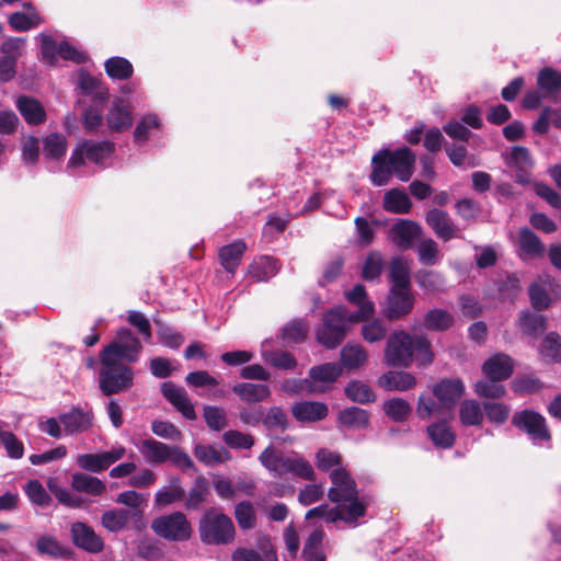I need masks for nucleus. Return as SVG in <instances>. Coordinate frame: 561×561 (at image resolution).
I'll return each mask as SVG.
<instances>
[{
	"label": "nucleus",
	"instance_id": "obj_41",
	"mask_svg": "<svg viewBox=\"0 0 561 561\" xmlns=\"http://www.w3.org/2000/svg\"><path fill=\"white\" fill-rule=\"evenodd\" d=\"M389 278L392 283L390 289L411 290L410 268L402 259L396 257L391 261Z\"/></svg>",
	"mask_w": 561,
	"mask_h": 561
},
{
	"label": "nucleus",
	"instance_id": "obj_51",
	"mask_svg": "<svg viewBox=\"0 0 561 561\" xmlns=\"http://www.w3.org/2000/svg\"><path fill=\"white\" fill-rule=\"evenodd\" d=\"M107 76L114 80H126L133 76V65L124 57H111L104 64Z\"/></svg>",
	"mask_w": 561,
	"mask_h": 561
},
{
	"label": "nucleus",
	"instance_id": "obj_12",
	"mask_svg": "<svg viewBox=\"0 0 561 561\" xmlns=\"http://www.w3.org/2000/svg\"><path fill=\"white\" fill-rule=\"evenodd\" d=\"M332 486L328 497L332 503H342L343 500L355 499L358 493L357 484L345 468H335L330 473Z\"/></svg>",
	"mask_w": 561,
	"mask_h": 561
},
{
	"label": "nucleus",
	"instance_id": "obj_40",
	"mask_svg": "<svg viewBox=\"0 0 561 561\" xmlns=\"http://www.w3.org/2000/svg\"><path fill=\"white\" fill-rule=\"evenodd\" d=\"M324 536L322 529H314L309 535L301 552L305 561H325V554L322 549Z\"/></svg>",
	"mask_w": 561,
	"mask_h": 561
},
{
	"label": "nucleus",
	"instance_id": "obj_20",
	"mask_svg": "<svg viewBox=\"0 0 561 561\" xmlns=\"http://www.w3.org/2000/svg\"><path fill=\"white\" fill-rule=\"evenodd\" d=\"M482 371L486 378L506 380L514 371V360L507 354L496 353L484 362Z\"/></svg>",
	"mask_w": 561,
	"mask_h": 561
},
{
	"label": "nucleus",
	"instance_id": "obj_37",
	"mask_svg": "<svg viewBox=\"0 0 561 561\" xmlns=\"http://www.w3.org/2000/svg\"><path fill=\"white\" fill-rule=\"evenodd\" d=\"M194 456L205 466L222 463L231 459L230 453L225 447L216 448L211 445H195Z\"/></svg>",
	"mask_w": 561,
	"mask_h": 561
},
{
	"label": "nucleus",
	"instance_id": "obj_21",
	"mask_svg": "<svg viewBox=\"0 0 561 561\" xmlns=\"http://www.w3.org/2000/svg\"><path fill=\"white\" fill-rule=\"evenodd\" d=\"M15 106L26 124L31 126L42 125L46 121V111L35 98L20 95L15 101Z\"/></svg>",
	"mask_w": 561,
	"mask_h": 561
},
{
	"label": "nucleus",
	"instance_id": "obj_13",
	"mask_svg": "<svg viewBox=\"0 0 561 561\" xmlns=\"http://www.w3.org/2000/svg\"><path fill=\"white\" fill-rule=\"evenodd\" d=\"M126 449L123 446L99 454H82L77 458L80 468L90 472H101L110 468L114 462L125 456Z\"/></svg>",
	"mask_w": 561,
	"mask_h": 561
},
{
	"label": "nucleus",
	"instance_id": "obj_45",
	"mask_svg": "<svg viewBox=\"0 0 561 561\" xmlns=\"http://www.w3.org/2000/svg\"><path fill=\"white\" fill-rule=\"evenodd\" d=\"M130 514L124 508L105 511L101 516L102 526L111 533H119L126 528Z\"/></svg>",
	"mask_w": 561,
	"mask_h": 561
},
{
	"label": "nucleus",
	"instance_id": "obj_8",
	"mask_svg": "<svg viewBox=\"0 0 561 561\" xmlns=\"http://www.w3.org/2000/svg\"><path fill=\"white\" fill-rule=\"evenodd\" d=\"M99 388L104 396H112L129 390L134 385V370L126 364L100 362Z\"/></svg>",
	"mask_w": 561,
	"mask_h": 561
},
{
	"label": "nucleus",
	"instance_id": "obj_16",
	"mask_svg": "<svg viewBox=\"0 0 561 561\" xmlns=\"http://www.w3.org/2000/svg\"><path fill=\"white\" fill-rule=\"evenodd\" d=\"M161 393L186 420L194 421L196 412L186 390L172 381L161 385Z\"/></svg>",
	"mask_w": 561,
	"mask_h": 561
},
{
	"label": "nucleus",
	"instance_id": "obj_26",
	"mask_svg": "<svg viewBox=\"0 0 561 561\" xmlns=\"http://www.w3.org/2000/svg\"><path fill=\"white\" fill-rule=\"evenodd\" d=\"M247 250V244L242 240L233 241L224 245L218 251L220 265L228 273L233 274L241 263V259Z\"/></svg>",
	"mask_w": 561,
	"mask_h": 561
},
{
	"label": "nucleus",
	"instance_id": "obj_60",
	"mask_svg": "<svg viewBox=\"0 0 561 561\" xmlns=\"http://www.w3.org/2000/svg\"><path fill=\"white\" fill-rule=\"evenodd\" d=\"M203 411L205 422L210 430L219 432L228 426L227 414L222 408L205 405Z\"/></svg>",
	"mask_w": 561,
	"mask_h": 561
},
{
	"label": "nucleus",
	"instance_id": "obj_54",
	"mask_svg": "<svg viewBox=\"0 0 561 561\" xmlns=\"http://www.w3.org/2000/svg\"><path fill=\"white\" fill-rule=\"evenodd\" d=\"M346 397L357 403L365 404L376 400L373 389L362 381H351L345 387Z\"/></svg>",
	"mask_w": 561,
	"mask_h": 561
},
{
	"label": "nucleus",
	"instance_id": "obj_47",
	"mask_svg": "<svg viewBox=\"0 0 561 561\" xmlns=\"http://www.w3.org/2000/svg\"><path fill=\"white\" fill-rule=\"evenodd\" d=\"M342 374V367L337 363H324L313 366L309 370V380L313 382L332 383Z\"/></svg>",
	"mask_w": 561,
	"mask_h": 561
},
{
	"label": "nucleus",
	"instance_id": "obj_17",
	"mask_svg": "<svg viewBox=\"0 0 561 561\" xmlns=\"http://www.w3.org/2000/svg\"><path fill=\"white\" fill-rule=\"evenodd\" d=\"M415 298L411 290L390 289L385 308L388 320H399L408 316L414 307Z\"/></svg>",
	"mask_w": 561,
	"mask_h": 561
},
{
	"label": "nucleus",
	"instance_id": "obj_42",
	"mask_svg": "<svg viewBox=\"0 0 561 561\" xmlns=\"http://www.w3.org/2000/svg\"><path fill=\"white\" fill-rule=\"evenodd\" d=\"M307 322L304 319H295L282 328L278 336L284 345H291L304 342L307 337Z\"/></svg>",
	"mask_w": 561,
	"mask_h": 561
},
{
	"label": "nucleus",
	"instance_id": "obj_46",
	"mask_svg": "<svg viewBox=\"0 0 561 561\" xmlns=\"http://www.w3.org/2000/svg\"><path fill=\"white\" fill-rule=\"evenodd\" d=\"M367 360V352L360 344H345L341 350V362L347 369H357Z\"/></svg>",
	"mask_w": 561,
	"mask_h": 561
},
{
	"label": "nucleus",
	"instance_id": "obj_36",
	"mask_svg": "<svg viewBox=\"0 0 561 561\" xmlns=\"http://www.w3.org/2000/svg\"><path fill=\"white\" fill-rule=\"evenodd\" d=\"M185 497V491L178 477H172L169 485L161 488L154 495V504L158 507H165Z\"/></svg>",
	"mask_w": 561,
	"mask_h": 561
},
{
	"label": "nucleus",
	"instance_id": "obj_29",
	"mask_svg": "<svg viewBox=\"0 0 561 561\" xmlns=\"http://www.w3.org/2000/svg\"><path fill=\"white\" fill-rule=\"evenodd\" d=\"M107 127L113 133H122L133 125V113L123 102H115L106 114Z\"/></svg>",
	"mask_w": 561,
	"mask_h": 561
},
{
	"label": "nucleus",
	"instance_id": "obj_39",
	"mask_svg": "<svg viewBox=\"0 0 561 561\" xmlns=\"http://www.w3.org/2000/svg\"><path fill=\"white\" fill-rule=\"evenodd\" d=\"M370 414L358 407H350L340 411L337 421L347 428H366L369 425Z\"/></svg>",
	"mask_w": 561,
	"mask_h": 561
},
{
	"label": "nucleus",
	"instance_id": "obj_52",
	"mask_svg": "<svg viewBox=\"0 0 561 561\" xmlns=\"http://www.w3.org/2000/svg\"><path fill=\"white\" fill-rule=\"evenodd\" d=\"M67 151L66 137L59 133H53L44 139L43 154L46 159L59 160Z\"/></svg>",
	"mask_w": 561,
	"mask_h": 561
},
{
	"label": "nucleus",
	"instance_id": "obj_15",
	"mask_svg": "<svg viewBox=\"0 0 561 561\" xmlns=\"http://www.w3.org/2000/svg\"><path fill=\"white\" fill-rule=\"evenodd\" d=\"M259 551L248 548H237L231 553V561H278L277 552L268 535L260 536L256 540Z\"/></svg>",
	"mask_w": 561,
	"mask_h": 561
},
{
	"label": "nucleus",
	"instance_id": "obj_18",
	"mask_svg": "<svg viewBox=\"0 0 561 561\" xmlns=\"http://www.w3.org/2000/svg\"><path fill=\"white\" fill-rule=\"evenodd\" d=\"M92 410H83L79 407H72L69 412L59 416L67 435L84 433L93 425Z\"/></svg>",
	"mask_w": 561,
	"mask_h": 561
},
{
	"label": "nucleus",
	"instance_id": "obj_6",
	"mask_svg": "<svg viewBox=\"0 0 561 561\" xmlns=\"http://www.w3.org/2000/svg\"><path fill=\"white\" fill-rule=\"evenodd\" d=\"M351 323L354 322L346 307L337 306L328 310L317 331V341L327 348H335L344 340Z\"/></svg>",
	"mask_w": 561,
	"mask_h": 561
},
{
	"label": "nucleus",
	"instance_id": "obj_59",
	"mask_svg": "<svg viewBox=\"0 0 561 561\" xmlns=\"http://www.w3.org/2000/svg\"><path fill=\"white\" fill-rule=\"evenodd\" d=\"M501 381L500 379L492 378L480 380L474 385V391L481 398H502L506 393V390L505 387L500 383Z\"/></svg>",
	"mask_w": 561,
	"mask_h": 561
},
{
	"label": "nucleus",
	"instance_id": "obj_62",
	"mask_svg": "<svg viewBox=\"0 0 561 561\" xmlns=\"http://www.w3.org/2000/svg\"><path fill=\"white\" fill-rule=\"evenodd\" d=\"M387 327L378 319L370 320L362 325V336L368 343L382 341L387 336Z\"/></svg>",
	"mask_w": 561,
	"mask_h": 561
},
{
	"label": "nucleus",
	"instance_id": "obj_23",
	"mask_svg": "<svg viewBox=\"0 0 561 561\" xmlns=\"http://www.w3.org/2000/svg\"><path fill=\"white\" fill-rule=\"evenodd\" d=\"M346 299L358 307V310L351 312L353 322H360L375 312V305L367 299L365 286L362 284L355 285L350 291L346 293Z\"/></svg>",
	"mask_w": 561,
	"mask_h": 561
},
{
	"label": "nucleus",
	"instance_id": "obj_5",
	"mask_svg": "<svg viewBox=\"0 0 561 561\" xmlns=\"http://www.w3.org/2000/svg\"><path fill=\"white\" fill-rule=\"evenodd\" d=\"M261 463L275 476L293 474L297 478L314 481V470L302 457H288L273 447H266L259 457Z\"/></svg>",
	"mask_w": 561,
	"mask_h": 561
},
{
	"label": "nucleus",
	"instance_id": "obj_61",
	"mask_svg": "<svg viewBox=\"0 0 561 561\" xmlns=\"http://www.w3.org/2000/svg\"><path fill=\"white\" fill-rule=\"evenodd\" d=\"M506 164L518 170H526L534 165V161L527 148L515 146L506 158Z\"/></svg>",
	"mask_w": 561,
	"mask_h": 561
},
{
	"label": "nucleus",
	"instance_id": "obj_35",
	"mask_svg": "<svg viewBox=\"0 0 561 561\" xmlns=\"http://www.w3.org/2000/svg\"><path fill=\"white\" fill-rule=\"evenodd\" d=\"M71 488L77 492L92 496H100L106 491V485L102 480L82 472L72 474Z\"/></svg>",
	"mask_w": 561,
	"mask_h": 561
},
{
	"label": "nucleus",
	"instance_id": "obj_9",
	"mask_svg": "<svg viewBox=\"0 0 561 561\" xmlns=\"http://www.w3.org/2000/svg\"><path fill=\"white\" fill-rule=\"evenodd\" d=\"M116 145L112 140H83L72 151L68 161V168H79L88 160L101 168L107 167V161L113 158Z\"/></svg>",
	"mask_w": 561,
	"mask_h": 561
},
{
	"label": "nucleus",
	"instance_id": "obj_43",
	"mask_svg": "<svg viewBox=\"0 0 561 561\" xmlns=\"http://www.w3.org/2000/svg\"><path fill=\"white\" fill-rule=\"evenodd\" d=\"M459 417L466 426H480L484 419L483 407L477 400H465L459 405Z\"/></svg>",
	"mask_w": 561,
	"mask_h": 561
},
{
	"label": "nucleus",
	"instance_id": "obj_55",
	"mask_svg": "<svg viewBox=\"0 0 561 561\" xmlns=\"http://www.w3.org/2000/svg\"><path fill=\"white\" fill-rule=\"evenodd\" d=\"M343 502H347V505H339L341 508V518L347 524H355L359 517L365 516L367 511V504L358 499V494L355 499L343 500Z\"/></svg>",
	"mask_w": 561,
	"mask_h": 561
},
{
	"label": "nucleus",
	"instance_id": "obj_11",
	"mask_svg": "<svg viewBox=\"0 0 561 561\" xmlns=\"http://www.w3.org/2000/svg\"><path fill=\"white\" fill-rule=\"evenodd\" d=\"M512 424L525 432L534 444L543 445L550 442L551 433L546 419L533 410L516 412L512 417Z\"/></svg>",
	"mask_w": 561,
	"mask_h": 561
},
{
	"label": "nucleus",
	"instance_id": "obj_32",
	"mask_svg": "<svg viewBox=\"0 0 561 561\" xmlns=\"http://www.w3.org/2000/svg\"><path fill=\"white\" fill-rule=\"evenodd\" d=\"M99 357L100 362H126L128 364L136 363L139 359V356L136 352H133V348L124 346L116 339L102 348Z\"/></svg>",
	"mask_w": 561,
	"mask_h": 561
},
{
	"label": "nucleus",
	"instance_id": "obj_63",
	"mask_svg": "<svg viewBox=\"0 0 561 561\" xmlns=\"http://www.w3.org/2000/svg\"><path fill=\"white\" fill-rule=\"evenodd\" d=\"M25 493L38 506H48L51 502L50 495L38 480H30L25 485Z\"/></svg>",
	"mask_w": 561,
	"mask_h": 561
},
{
	"label": "nucleus",
	"instance_id": "obj_58",
	"mask_svg": "<svg viewBox=\"0 0 561 561\" xmlns=\"http://www.w3.org/2000/svg\"><path fill=\"white\" fill-rule=\"evenodd\" d=\"M540 355L552 362L561 360V339L560 335L556 332L548 333L541 345H540Z\"/></svg>",
	"mask_w": 561,
	"mask_h": 561
},
{
	"label": "nucleus",
	"instance_id": "obj_28",
	"mask_svg": "<svg viewBox=\"0 0 561 561\" xmlns=\"http://www.w3.org/2000/svg\"><path fill=\"white\" fill-rule=\"evenodd\" d=\"M378 385L387 391H407L416 385V379L410 373L390 370L379 377Z\"/></svg>",
	"mask_w": 561,
	"mask_h": 561
},
{
	"label": "nucleus",
	"instance_id": "obj_48",
	"mask_svg": "<svg viewBox=\"0 0 561 561\" xmlns=\"http://www.w3.org/2000/svg\"><path fill=\"white\" fill-rule=\"evenodd\" d=\"M518 324L523 333L529 336H538L546 330V318L526 310L520 313Z\"/></svg>",
	"mask_w": 561,
	"mask_h": 561
},
{
	"label": "nucleus",
	"instance_id": "obj_57",
	"mask_svg": "<svg viewBox=\"0 0 561 561\" xmlns=\"http://www.w3.org/2000/svg\"><path fill=\"white\" fill-rule=\"evenodd\" d=\"M265 360L277 369L294 370L298 363L296 357L287 351L276 350L264 355Z\"/></svg>",
	"mask_w": 561,
	"mask_h": 561
},
{
	"label": "nucleus",
	"instance_id": "obj_30",
	"mask_svg": "<svg viewBox=\"0 0 561 561\" xmlns=\"http://www.w3.org/2000/svg\"><path fill=\"white\" fill-rule=\"evenodd\" d=\"M518 249L522 259H534L541 256L545 245L538 236L528 228H522L518 232Z\"/></svg>",
	"mask_w": 561,
	"mask_h": 561
},
{
	"label": "nucleus",
	"instance_id": "obj_31",
	"mask_svg": "<svg viewBox=\"0 0 561 561\" xmlns=\"http://www.w3.org/2000/svg\"><path fill=\"white\" fill-rule=\"evenodd\" d=\"M425 220L438 238L443 240L454 238V227L446 211L438 208L430 209L426 213Z\"/></svg>",
	"mask_w": 561,
	"mask_h": 561
},
{
	"label": "nucleus",
	"instance_id": "obj_3",
	"mask_svg": "<svg viewBox=\"0 0 561 561\" xmlns=\"http://www.w3.org/2000/svg\"><path fill=\"white\" fill-rule=\"evenodd\" d=\"M416 156L407 146L394 150L381 148L371 158L369 181L374 186H386L392 176L409 182L415 170Z\"/></svg>",
	"mask_w": 561,
	"mask_h": 561
},
{
	"label": "nucleus",
	"instance_id": "obj_14",
	"mask_svg": "<svg viewBox=\"0 0 561 561\" xmlns=\"http://www.w3.org/2000/svg\"><path fill=\"white\" fill-rule=\"evenodd\" d=\"M70 534L73 545L89 553H100L104 549V540L85 523H73Z\"/></svg>",
	"mask_w": 561,
	"mask_h": 561
},
{
	"label": "nucleus",
	"instance_id": "obj_10",
	"mask_svg": "<svg viewBox=\"0 0 561 561\" xmlns=\"http://www.w3.org/2000/svg\"><path fill=\"white\" fill-rule=\"evenodd\" d=\"M151 529L158 537L171 542L187 541L193 534L192 525L183 512L156 517L151 523Z\"/></svg>",
	"mask_w": 561,
	"mask_h": 561
},
{
	"label": "nucleus",
	"instance_id": "obj_50",
	"mask_svg": "<svg viewBox=\"0 0 561 561\" xmlns=\"http://www.w3.org/2000/svg\"><path fill=\"white\" fill-rule=\"evenodd\" d=\"M382 410L393 422H404L412 412L410 403L401 398L386 400Z\"/></svg>",
	"mask_w": 561,
	"mask_h": 561
},
{
	"label": "nucleus",
	"instance_id": "obj_4",
	"mask_svg": "<svg viewBox=\"0 0 561 561\" xmlns=\"http://www.w3.org/2000/svg\"><path fill=\"white\" fill-rule=\"evenodd\" d=\"M198 535L204 545L228 546L234 541L236 527L227 514L209 508L199 518Z\"/></svg>",
	"mask_w": 561,
	"mask_h": 561
},
{
	"label": "nucleus",
	"instance_id": "obj_19",
	"mask_svg": "<svg viewBox=\"0 0 561 561\" xmlns=\"http://www.w3.org/2000/svg\"><path fill=\"white\" fill-rule=\"evenodd\" d=\"M421 234V226L409 219H400L390 229L392 242L401 250L411 249L415 239L420 238Z\"/></svg>",
	"mask_w": 561,
	"mask_h": 561
},
{
	"label": "nucleus",
	"instance_id": "obj_34",
	"mask_svg": "<svg viewBox=\"0 0 561 561\" xmlns=\"http://www.w3.org/2000/svg\"><path fill=\"white\" fill-rule=\"evenodd\" d=\"M382 208L391 214H408L412 208V202L404 190L396 187L385 193Z\"/></svg>",
	"mask_w": 561,
	"mask_h": 561
},
{
	"label": "nucleus",
	"instance_id": "obj_7",
	"mask_svg": "<svg viewBox=\"0 0 561 561\" xmlns=\"http://www.w3.org/2000/svg\"><path fill=\"white\" fill-rule=\"evenodd\" d=\"M139 451L151 465H161L170 461L184 472L196 469L188 454L178 446H169L162 442L149 438L141 442Z\"/></svg>",
	"mask_w": 561,
	"mask_h": 561
},
{
	"label": "nucleus",
	"instance_id": "obj_2",
	"mask_svg": "<svg viewBox=\"0 0 561 561\" xmlns=\"http://www.w3.org/2000/svg\"><path fill=\"white\" fill-rule=\"evenodd\" d=\"M385 360L392 367L409 368L413 363L425 367L433 363L434 352L425 335L393 331L386 343Z\"/></svg>",
	"mask_w": 561,
	"mask_h": 561
},
{
	"label": "nucleus",
	"instance_id": "obj_27",
	"mask_svg": "<svg viewBox=\"0 0 561 561\" xmlns=\"http://www.w3.org/2000/svg\"><path fill=\"white\" fill-rule=\"evenodd\" d=\"M23 9L9 16L8 22L15 32H27L42 23V18L32 3H23Z\"/></svg>",
	"mask_w": 561,
	"mask_h": 561
},
{
	"label": "nucleus",
	"instance_id": "obj_24",
	"mask_svg": "<svg viewBox=\"0 0 561 561\" xmlns=\"http://www.w3.org/2000/svg\"><path fill=\"white\" fill-rule=\"evenodd\" d=\"M280 268L279 261L270 255L255 257L248 266V275L255 282H267L274 277Z\"/></svg>",
	"mask_w": 561,
	"mask_h": 561
},
{
	"label": "nucleus",
	"instance_id": "obj_25",
	"mask_svg": "<svg viewBox=\"0 0 561 561\" xmlns=\"http://www.w3.org/2000/svg\"><path fill=\"white\" fill-rule=\"evenodd\" d=\"M454 324V317L450 312L440 308L430 309L423 317L420 325H413L414 330L425 329L427 331L443 332L451 328Z\"/></svg>",
	"mask_w": 561,
	"mask_h": 561
},
{
	"label": "nucleus",
	"instance_id": "obj_38",
	"mask_svg": "<svg viewBox=\"0 0 561 561\" xmlns=\"http://www.w3.org/2000/svg\"><path fill=\"white\" fill-rule=\"evenodd\" d=\"M36 550L39 554L49 556L54 559L68 560L72 557V551L69 548L64 547L56 538L48 535L38 537Z\"/></svg>",
	"mask_w": 561,
	"mask_h": 561
},
{
	"label": "nucleus",
	"instance_id": "obj_44",
	"mask_svg": "<svg viewBox=\"0 0 561 561\" xmlns=\"http://www.w3.org/2000/svg\"><path fill=\"white\" fill-rule=\"evenodd\" d=\"M209 494V483L204 476L195 478L193 486L190 489L185 507L186 510H198L201 505L207 500Z\"/></svg>",
	"mask_w": 561,
	"mask_h": 561
},
{
	"label": "nucleus",
	"instance_id": "obj_1",
	"mask_svg": "<svg viewBox=\"0 0 561 561\" xmlns=\"http://www.w3.org/2000/svg\"><path fill=\"white\" fill-rule=\"evenodd\" d=\"M456 408V381L442 380L433 387L432 393L419 397L416 414L422 420L442 419L426 427L433 444L438 448H450L455 442V433L447 419L453 417Z\"/></svg>",
	"mask_w": 561,
	"mask_h": 561
},
{
	"label": "nucleus",
	"instance_id": "obj_33",
	"mask_svg": "<svg viewBox=\"0 0 561 561\" xmlns=\"http://www.w3.org/2000/svg\"><path fill=\"white\" fill-rule=\"evenodd\" d=\"M232 391L248 403L262 402L271 397V389L265 383L240 382L232 387Z\"/></svg>",
	"mask_w": 561,
	"mask_h": 561
},
{
	"label": "nucleus",
	"instance_id": "obj_49",
	"mask_svg": "<svg viewBox=\"0 0 561 561\" xmlns=\"http://www.w3.org/2000/svg\"><path fill=\"white\" fill-rule=\"evenodd\" d=\"M537 84L546 95L556 96L561 90V72L543 68L538 73Z\"/></svg>",
	"mask_w": 561,
	"mask_h": 561
},
{
	"label": "nucleus",
	"instance_id": "obj_22",
	"mask_svg": "<svg viewBox=\"0 0 561 561\" xmlns=\"http://www.w3.org/2000/svg\"><path fill=\"white\" fill-rule=\"evenodd\" d=\"M328 413V405L318 401H300L291 407V414L298 422H318L324 420Z\"/></svg>",
	"mask_w": 561,
	"mask_h": 561
},
{
	"label": "nucleus",
	"instance_id": "obj_53",
	"mask_svg": "<svg viewBox=\"0 0 561 561\" xmlns=\"http://www.w3.org/2000/svg\"><path fill=\"white\" fill-rule=\"evenodd\" d=\"M234 517L242 530H250L256 526L257 517L250 501H241L234 506Z\"/></svg>",
	"mask_w": 561,
	"mask_h": 561
},
{
	"label": "nucleus",
	"instance_id": "obj_56",
	"mask_svg": "<svg viewBox=\"0 0 561 561\" xmlns=\"http://www.w3.org/2000/svg\"><path fill=\"white\" fill-rule=\"evenodd\" d=\"M158 325L157 335L159 342L173 350H178L184 342V336L175 329L162 323L160 320H154Z\"/></svg>",
	"mask_w": 561,
	"mask_h": 561
},
{
	"label": "nucleus",
	"instance_id": "obj_64",
	"mask_svg": "<svg viewBox=\"0 0 561 561\" xmlns=\"http://www.w3.org/2000/svg\"><path fill=\"white\" fill-rule=\"evenodd\" d=\"M222 440L233 449H250L254 445V438L237 430H229L224 433Z\"/></svg>",
	"mask_w": 561,
	"mask_h": 561
}]
</instances>
